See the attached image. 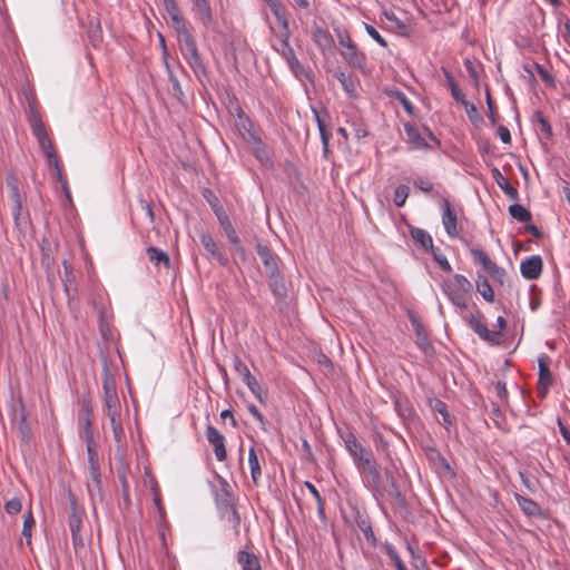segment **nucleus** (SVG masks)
<instances>
[{"instance_id":"1","label":"nucleus","mask_w":570,"mask_h":570,"mask_svg":"<svg viewBox=\"0 0 570 570\" xmlns=\"http://www.w3.org/2000/svg\"><path fill=\"white\" fill-rule=\"evenodd\" d=\"M357 469L363 475L364 485L371 490L374 495H383L384 487L381 472L371 450L363 448L352 455Z\"/></svg>"},{"instance_id":"2","label":"nucleus","mask_w":570,"mask_h":570,"mask_svg":"<svg viewBox=\"0 0 570 570\" xmlns=\"http://www.w3.org/2000/svg\"><path fill=\"white\" fill-rule=\"evenodd\" d=\"M215 503L220 518L230 522L235 533L239 534L240 517L234 497L229 491V485L225 481H220V488L215 491Z\"/></svg>"},{"instance_id":"3","label":"nucleus","mask_w":570,"mask_h":570,"mask_svg":"<svg viewBox=\"0 0 570 570\" xmlns=\"http://www.w3.org/2000/svg\"><path fill=\"white\" fill-rule=\"evenodd\" d=\"M464 321L482 341H485L491 345H501L504 343L505 336L503 330L507 326V321L503 316H499L497 318V325L500 328L499 331H490L482 322L481 315L470 314L464 317Z\"/></svg>"},{"instance_id":"4","label":"nucleus","mask_w":570,"mask_h":570,"mask_svg":"<svg viewBox=\"0 0 570 570\" xmlns=\"http://www.w3.org/2000/svg\"><path fill=\"white\" fill-rule=\"evenodd\" d=\"M338 43L342 47L341 56L345 62L356 69L364 70L366 67V56L358 50L356 43L352 40L350 32L342 27L334 28Z\"/></svg>"},{"instance_id":"5","label":"nucleus","mask_w":570,"mask_h":570,"mask_svg":"<svg viewBox=\"0 0 570 570\" xmlns=\"http://www.w3.org/2000/svg\"><path fill=\"white\" fill-rule=\"evenodd\" d=\"M31 130L33 136L37 138L40 148L43 150L48 164L50 166H57V153L53 148L52 141L50 140L45 125L39 115L33 114L31 120Z\"/></svg>"},{"instance_id":"6","label":"nucleus","mask_w":570,"mask_h":570,"mask_svg":"<svg viewBox=\"0 0 570 570\" xmlns=\"http://www.w3.org/2000/svg\"><path fill=\"white\" fill-rule=\"evenodd\" d=\"M470 253L473 262L480 264L495 283L504 284L505 271L498 266L483 249L474 247L470 249Z\"/></svg>"},{"instance_id":"7","label":"nucleus","mask_w":570,"mask_h":570,"mask_svg":"<svg viewBox=\"0 0 570 570\" xmlns=\"http://www.w3.org/2000/svg\"><path fill=\"white\" fill-rule=\"evenodd\" d=\"M289 26L287 24V29H283L279 32L281 37V46H282V55L287 61L291 70L295 73V76H302L305 73V69L299 60L296 58L294 49L289 45Z\"/></svg>"},{"instance_id":"8","label":"nucleus","mask_w":570,"mask_h":570,"mask_svg":"<svg viewBox=\"0 0 570 570\" xmlns=\"http://www.w3.org/2000/svg\"><path fill=\"white\" fill-rule=\"evenodd\" d=\"M256 252L263 264V274L266 277L283 268L282 261L269 247L258 243L256 245Z\"/></svg>"},{"instance_id":"9","label":"nucleus","mask_w":570,"mask_h":570,"mask_svg":"<svg viewBox=\"0 0 570 570\" xmlns=\"http://www.w3.org/2000/svg\"><path fill=\"white\" fill-rule=\"evenodd\" d=\"M252 154L259 161L262 167L269 169L273 167V149L262 140L259 136L252 132Z\"/></svg>"},{"instance_id":"10","label":"nucleus","mask_w":570,"mask_h":570,"mask_svg":"<svg viewBox=\"0 0 570 570\" xmlns=\"http://www.w3.org/2000/svg\"><path fill=\"white\" fill-rule=\"evenodd\" d=\"M539 364V380H538V396L544 399L552 384V373L549 368L550 358L547 355H542L538 360Z\"/></svg>"},{"instance_id":"11","label":"nucleus","mask_w":570,"mask_h":570,"mask_svg":"<svg viewBox=\"0 0 570 570\" xmlns=\"http://www.w3.org/2000/svg\"><path fill=\"white\" fill-rule=\"evenodd\" d=\"M267 283L269 289L272 291L274 297L277 301L285 299L291 289V282L286 281L283 275V268L277 271L275 274H272L267 277Z\"/></svg>"},{"instance_id":"12","label":"nucleus","mask_w":570,"mask_h":570,"mask_svg":"<svg viewBox=\"0 0 570 570\" xmlns=\"http://www.w3.org/2000/svg\"><path fill=\"white\" fill-rule=\"evenodd\" d=\"M543 269V261L540 255H532L520 264V272L528 281L538 279Z\"/></svg>"},{"instance_id":"13","label":"nucleus","mask_w":570,"mask_h":570,"mask_svg":"<svg viewBox=\"0 0 570 570\" xmlns=\"http://www.w3.org/2000/svg\"><path fill=\"white\" fill-rule=\"evenodd\" d=\"M442 224L446 234L450 237H458V218L455 212L452 209L451 204L448 199H443L442 202Z\"/></svg>"},{"instance_id":"14","label":"nucleus","mask_w":570,"mask_h":570,"mask_svg":"<svg viewBox=\"0 0 570 570\" xmlns=\"http://www.w3.org/2000/svg\"><path fill=\"white\" fill-rule=\"evenodd\" d=\"M207 441L214 446V453L218 461L226 459L225 439L220 432L213 425L206 428Z\"/></svg>"},{"instance_id":"15","label":"nucleus","mask_w":570,"mask_h":570,"mask_svg":"<svg viewBox=\"0 0 570 570\" xmlns=\"http://www.w3.org/2000/svg\"><path fill=\"white\" fill-rule=\"evenodd\" d=\"M68 525L71 532L72 546L77 554L85 548L83 538L81 535L82 518H78L76 514L69 515Z\"/></svg>"},{"instance_id":"16","label":"nucleus","mask_w":570,"mask_h":570,"mask_svg":"<svg viewBox=\"0 0 570 570\" xmlns=\"http://www.w3.org/2000/svg\"><path fill=\"white\" fill-rule=\"evenodd\" d=\"M200 244L204 248L222 265L227 263V258L224 253L217 247L213 237L207 233H202L199 235Z\"/></svg>"},{"instance_id":"17","label":"nucleus","mask_w":570,"mask_h":570,"mask_svg":"<svg viewBox=\"0 0 570 570\" xmlns=\"http://www.w3.org/2000/svg\"><path fill=\"white\" fill-rule=\"evenodd\" d=\"M515 500L525 515L534 518L543 515L541 507L534 500L521 494H515Z\"/></svg>"},{"instance_id":"18","label":"nucleus","mask_w":570,"mask_h":570,"mask_svg":"<svg viewBox=\"0 0 570 570\" xmlns=\"http://www.w3.org/2000/svg\"><path fill=\"white\" fill-rule=\"evenodd\" d=\"M491 175L494 181L498 184V186L503 190V193L511 199L518 200L519 199V191L517 188H514L512 185L509 184L507 178L502 175V173L497 168L493 167L491 169Z\"/></svg>"},{"instance_id":"19","label":"nucleus","mask_w":570,"mask_h":570,"mask_svg":"<svg viewBox=\"0 0 570 570\" xmlns=\"http://www.w3.org/2000/svg\"><path fill=\"white\" fill-rule=\"evenodd\" d=\"M102 389L104 394H117L115 376L111 373L110 364L107 357L102 358Z\"/></svg>"},{"instance_id":"20","label":"nucleus","mask_w":570,"mask_h":570,"mask_svg":"<svg viewBox=\"0 0 570 570\" xmlns=\"http://www.w3.org/2000/svg\"><path fill=\"white\" fill-rule=\"evenodd\" d=\"M313 39L316 43V46L323 51L332 50L334 46V39L333 36L330 33V31L316 27L313 30Z\"/></svg>"},{"instance_id":"21","label":"nucleus","mask_w":570,"mask_h":570,"mask_svg":"<svg viewBox=\"0 0 570 570\" xmlns=\"http://www.w3.org/2000/svg\"><path fill=\"white\" fill-rule=\"evenodd\" d=\"M410 321L416 335L417 346L423 351H428V348L431 347V344L429 343L422 322L414 314H410Z\"/></svg>"},{"instance_id":"22","label":"nucleus","mask_w":570,"mask_h":570,"mask_svg":"<svg viewBox=\"0 0 570 570\" xmlns=\"http://www.w3.org/2000/svg\"><path fill=\"white\" fill-rule=\"evenodd\" d=\"M94 411L89 400H82L79 422L83 426V435L92 432Z\"/></svg>"},{"instance_id":"23","label":"nucleus","mask_w":570,"mask_h":570,"mask_svg":"<svg viewBox=\"0 0 570 570\" xmlns=\"http://www.w3.org/2000/svg\"><path fill=\"white\" fill-rule=\"evenodd\" d=\"M104 411L110 421L119 417L120 402L118 394H104Z\"/></svg>"},{"instance_id":"24","label":"nucleus","mask_w":570,"mask_h":570,"mask_svg":"<svg viewBox=\"0 0 570 570\" xmlns=\"http://www.w3.org/2000/svg\"><path fill=\"white\" fill-rule=\"evenodd\" d=\"M224 233L226 234L229 243L232 244L233 246V253L235 255V259H239L242 263H246V253H245V249L240 246V240L236 234V230L233 228V226H230L229 228H226L224 230Z\"/></svg>"},{"instance_id":"25","label":"nucleus","mask_w":570,"mask_h":570,"mask_svg":"<svg viewBox=\"0 0 570 570\" xmlns=\"http://www.w3.org/2000/svg\"><path fill=\"white\" fill-rule=\"evenodd\" d=\"M266 6L271 9L272 13L281 24L283 29H287L288 19L286 16V9L281 0H263Z\"/></svg>"},{"instance_id":"26","label":"nucleus","mask_w":570,"mask_h":570,"mask_svg":"<svg viewBox=\"0 0 570 570\" xmlns=\"http://www.w3.org/2000/svg\"><path fill=\"white\" fill-rule=\"evenodd\" d=\"M409 142L416 149H430L425 138L421 136L419 129L410 124L404 126Z\"/></svg>"},{"instance_id":"27","label":"nucleus","mask_w":570,"mask_h":570,"mask_svg":"<svg viewBox=\"0 0 570 570\" xmlns=\"http://www.w3.org/2000/svg\"><path fill=\"white\" fill-rule=\"evenodd\" d=\"M410 235L424 249L433 252V239L426 230L419 227H411Z\"/></svg>"},{"instance_id":"28","label":"nucleus","mask_w":570,"mask_h":570,"mask_svg":"<svg viewBox=\"0 0 570 570\" xmlns=\"http://www.w3.org/2000/svg\"><path fill=\"white\" fill-rule=\"evenodd\" d=\"M180 51L184 58L198 55L196 41L190 32L178 37Z\"/></svg>"},{"instance_id":"29","label":"nucleus","mask_w":570,"mask_h":570,"mask_svg":"<svg viewBox=\"0 0 570 570\" xmlns=\"http://www.w3.org/2000/svg\"><path fill=\"white\" fill-rule=\"evenodd\" d=\"M146 254L150 263L158 266L159 264H164L166 268L170 267V259L166 252L159 249L154 246H149L146 248Z\"/></svg>"},{"instance_id":"30","label":"nucleus","mask_w":570,"mask_h":570,"mask_svg":"<svg viewBox=\"0 0 570 570\" xmlns=\"http://www.w3.org/2000/svg\"><path fill=\"white\" fill-rule=\"evenodd\" d=\"M534 121L538 122L540 127V138L546 140H551L553 137L552 127L549 120L544 117V115L538 110L533 115Z\"/></svg>"},{"instance_id":"31","label":"nucleus","mask_w":570,"mask_h":570,"mask_svg":"<svg viewBox=\"0 0 570 570\" xmlns=\"http://www.w3.org/2000/svg\"><path fill=\"white\" fill-rule=\"evenodd\" d=\"M63 269H65V277H63L65 292L69 298H73L77 295V288L75 286H72L73 281H75V275H73L71 265L68 264L67 261L63 262Z\"/></svg>"},{"instance_id":"32","label":"nucleus","mask_w":570,"mask_h":570,"mask_svg":"<svg viewBox=\"0 0 570 570\" xmlns=\"http://www.w3.org/2000/svg\"><path fill=\"white\" fill-rule=\"evenodd\" d=\"M476 291L481 294V296L489 303L494 302V292L488 281V278L483 275H478L476 279Z\"/></svg>"},{"instance_id":"33","label":"nucleus","mask_w":570,"mask_h":570,"mask_svg":"<svg viewBox=\"0 0 570 570\" xmlns=\"http://www.w3.org/2000/svg\"><path fill=\"white\" fill-rule=\"evenodd\" d=\"M193 3L200 21L204 24H208L212 21V10L208 0H193Z\"/></svg>"},{"instance_id":"34","label":"nucleus","mask_w":570,"mask_h":570,"mask_svg":"<svg viewBox=\"0 0 570 570\" xmlns=\"http://www.w3.org/2000/svg\"><path fill=\"white\" fill-rule=\"evenodd\" d=\"M509 214L518 222L528 223L532 218V214L521 204H513L509 206Z\"/></svg>"},{"instance_id":"35","label":"nucleus","mask_w":570,"mask_h":570,"mask_svg":"<svg viewBox=\"0 0 570 570\" xmlns=\"http://www.w3.org/2000/svg\"><path fill=\"white\" fill-rule=\"evenodd\" d=\"M341 436L344 441L345 448L348 453L352 455L358 452V449L362 450L364 446L358 442L355 434L352 431H346L341 433Z\"/></svg>"},{"instance_id":"36","label":"nucleus","mask_w":570,"mask_h":570,"mask_svg":"<svg viewBox=\"0 0 570 570\" xmlns=\"http://www.w3.org/2000/svg\"><path fill=\"white\" fill-rule=\"evenodd\" d=\"M442 71H443L446 82L451 89V95H452L453 99L458 102H464L465 96L463 95L462 90L459 88L452 73L445 68H442Z\"/></svg>"},{"instance_id":"37","label":"nucleus","mask_w":570,"mask_h":570,"mask_svg":"<svg viewBox=\"0 0 570 570\" xmlns=\"http://www.w3.org/2000/svg\"><path fill=\"white\" fill-rule=\"evenodd\" d=\"M385 476H386L387 482L390 483V491H389V493L396 500V502L400 505H403L404 504V498H403V495L401 493V490L399 488V484H397L394 475L392 474L391 471L386 470L385 471Z\"/></svg>"},{"instance_id":"38","label":"nucleus","mask_w":570,"mask_h":570,"mask_svg":"<svg viewBox=\"0 0 570 570\" xmlns=\"http://www.w3.org/2000/svg\"><path fill=\"white\" fill-rule=\"evenodd\" d=\"M235 112L238 117V121H236L235 124L236 128L238 129L242 138L246 140V134H249V129L245 125L246 115L238 105H236L235 108L230 109L232 115H234Z\"/></svg>"},{"instance_id":"39","label":"nucleus","mask_w":570,"mask_h":570,"mask_svg":"<svg viewBox=\"0 0 570 570\" xmlns=\"http://www.w3.org/2000/svg\"><path fill=\"white\" fill-rule=\"evenodd\" d=\"M336 78L348 96L354 97L356 95V87L351 76L341 71L336 75Z\"/></svg>"},{"instance_id":"40","label":"nucleus","mask_w":570,"mask_h":570,"mask_svg":"<svg viewBox=\"0 0 570 570\" xmlns=\"http://www.w3.org/2000/svg\"><path fill=\"white\" fill-rule=\"evenodd\" d=\"M189 65V67L193 69L194 73L197 78H200L202 76L206 75V68L205 65L202 61V58L198 55L190 56L185 58Z\"/></svg>"},{"instance_id":"41","label":"nucleus","mask_w":570,"mask_h":570,"mask_svg":"<svg viewBox=\"0 0 570 570\" xmlns=\"http://www.w3.org/2000/svg\"><path fill=\"white\" fill-rule=\"evenodd\" d=\"M89 475L94 482L95 489L101 495L102 494V481L99 463L89 464Z\"/></svg>"},{"instance_id":"42","label":"nucleus","mask_w":570,"mask_h":570,"mask_svg":"<svg viewBox=\"0 0 570 570\" xmlns=\"http://www.w3.org/2000/svg\"><path fill=\"white\" fill-rule=\"evenodd\" d=\"M444 293L448 295L449 299L459 308H466L468 303L462 293L452 291L450 287L444 286Z\"/></svg>"},{"instance_id":"43","label":"nucleus","mask_w":570,"mask_h":570,"mask_svg":"<svg viewBox=\"0 0 570 570\" xmlns=\"http://www.w3.org/2000/svg\"><path fill=\"white\" fill-rule=\"evenodd\" d=\"M171 20L173 28L177 31L178 37L188 33L189 30L186 27V21L181 14V12L169 16Z\"/></svg>"},{"instance_id":"44","label":"nucleus","mask_w":570,"mask_h":570,"mask_svg":"<svg viewBox=\"0 0 570 570\" xmlns=\"http://www.w3.org/2000/svg\"><path fill=\"white\" fill-rule=\"evenodd\" d=\"M391 97L395 98L410 116L414 115V106L412 105V102L404 92L395 90L391 94Z\"/></svg>"},{"instance_id":"45","label":"nucleus","mask_w":570,"mask_h":570,"mask_svg":"<svg viewBox=\"0 0 570 570\" xmlns=\"http://www.w3.org/2000/svg\"><path fill=\"white\" fill-rule=\"evenodd\" d=\"M410 194V188L406 185H399L394 191V204L397 207L404 206Z\"/></svg>"},{"instance_id":"46","label":"nucleus","mask_w":570,"mask_h":570,"mask_svg":"<svg viewBox=\"0 0 570 570\" xmlns=\"http://www.w3.org/2000/svg\"><path fill=\"white\" fill-rule=\"evenodd\" d=\"M33 525H35V519H33L32 512L29 511L24 515L23 527H22V535L26 538L28 546L31 543V535H32L31 532H32Z\"/></svg>"},{"instance_id":"47","label":"nucleus","mask_w":570,"mask_h":570,"mask_svg":"<svg viewBox=\"0 0 570 570\" xmlns=\"http://www.w3.org/2000/svg\"><path fill=\"white\" fill-rule=\"evenodd\" d=\"M87 443V453H88V462L89 464L98 463V454L95 449V440L94 433H88V435H83Z\"/></svg>"},{"instance_id":"48","label":"nucleus","mask_w":570,"mask_h":570,"mask_svg":"<svg viewBox=\"0 0 570 570\" xmlns=\"http://www.w3.org/2000/svg\"><path fill=\"white\" fill-rule=\"evenodd\" d=\"M18 430L22 441L29 442L31 439V428L27 421L24 414H21L20 420L18 422Z\"/></svg>"},{"instance_id":"49","label":"nucleus","mask_w":570,"mask_h":570,"mask_svg":"<svg viewBox=\"0 0 570 570\" xmlns=\"http://www.w3.org/2000/svg\"><path fill=\"white\" fill-rule=\"evenodd\" d=\"M118 476H119L120 484H121V492H122L124 501L127 505H129L130 504L129 483L127 481L126 469L124 466L118 470Z\"/></svg>"},{"instance_id":"50","label":"nucleus","mask_w":570,"mask_h":570,"mask_svg":"<svg viewBox=\"0 0 570 570\" xmlns=\"http://www.w3.org/2000/svg\"><path fill=\"white\" fill-rule=\"evenodd\" d=\"M169 79L171 81V95L174 98H176L180 104L185 102V95L181 89V86L178 81V79L170 72Z\"/></svg>"},{"instance_id":"51","label":"nucleus","mask_w":570,"mask_h":570,"mask_svg":"<svg viewBox=\"0 0 570 570\" xmlns=\"http://www.w3.org/2000/svg\"><path fill=\"white\" fill-rule=\"evenodd\" d=\"M203 195L206 198V200L208 202V204L210 205L215 215H217V213H219V212H224L223 206L219 204V199L212 190L205 189Z\"/></svg>"},{"instance_id":"52","label":"nucleus","mask_w":570,"mask_h":570,"mask_svg":"<svg viewBox=\"0 0 570 570\" xmlns=\"http://www.w3.org/2000/svg\"><path fill=\"white\" fill-rule=\"evenodd\" d=\"M461 104L464 106L466 115L472 122L481 121V117L474 104H470L465 98L464 102Z\"/></svg>"},{"instance_id":"53","label":"nucleus","mask_w":570,"mask_h":570,"mask_svg":"<svg viewBox=\"0 0 570 570\" xmlns=\"http://www.w3.org/2000/svg\"><path fill=\"white\" fill-rule=\"evenodd\" d=\"M454 282L459 289L462 291L463 293H469L472 291V284L464 275L455 274Z\"/></svg>"},{"instance_id":"54","label":"nucleus","mask_w":570,"mask_h":570,"mask_svg":"<svg viewBox=\"0 0 570 570\" xmlns=\"http://www.w3.org/2000/svg\"><path fill=\"white\" fill-rule=\"evenodd\" d=\"M365 30L367 35L375 40L381 47L386 48V40L380 35V32L371 24L365 23Z\"/></svg>"},{"instance_id":"55","label":"nucleus","mask_w":570,"mask_h":570,"mask_svg":"<svg viewBox=\"0 0 570 570\" xmlns=\"http://www.w3.org/2000/svg\"><path fill=\"white\" fill-rule=\"evenodd\" d=\"M67 497H68V501L70 504V514L69 515L76 514L78 518H81L82 511L78 507L77 499L70 489H68V491H67Z\"/></svg>"},{"instance_id":"56","label":"nucleus","mask_w":570,"mask_h":570,"mask_svg":"<svg viewBox=\"0 0 570 570\" xmlns=\"http://www.w3.org/2000/svg\"><path fill=\"white\" fill-rule=\"evenodd\" d=\"M22 504L19 498H13L6 502L4 510L9 514H17L21 511Z\"/></svg>"},{"instance_id":"57","label":"nucleus","mask_w":570,"mask_h":570,"mask_svg":"<svg viewBox=\"0 0 570 570\" xmlns=\"http://www.w3.org/2000/svg\"><path fill=\"white\" fill-rule=\"evenodd\" d=\"M353 128V132L356 139L365 138L368 135L366 126L360 120V121H353L351 124Z\"/></svg>"},{"instance_id":"58","label":"nucleus","mask_w":570,"mask_h":570,"mask_svg":"<svg viewBox=\"0 0 570 570\" xmlns=\"http://www.w3.org/2000/svg\"><path fill=\"white\" fill-rule=\"evenodd\" d=\"M249 546L246 544L243 550L238 552L237 561L242 566L243 570H249Z\"/></svg>"},{"instance_id":"59","label":"nucleus","mask_w":570,"mask_h":570,"mask_svg":"<svg viewBox=\"0 0 570 570\" xmlns=\"http://www.w3.org/2000/svg\"><path fill=\"white\" fill-rule=\"evenodd\" d=\"M110 424H111L114 438H115L116 442L119 443L121 441V438L124 436V429H122L121 421L119 417H115L114 421H110Z\"/></svg>"},{"instance_id":"60","label":"nucleus","mask_w":570,"mask_h":570,"mask_svg":"<svg viewBox=\"0 0 570 570\" xmlns=\"http://www.w3.org/2000/svg\"><path fill=\"white\" fill-rule=\"evenodd\" d=\"M235 370L240 374L243 382L249 386V370L242 361L236 360Z\"/></svg>"},{"instance_id":"61","label":"nucleus","mask_w":570,"mask_h":570,"mask_svg":"<svg viewBox=\"0 0 570 570\" xmlns=\"http://www.w3.org/2000/svg\"><path fill=\"white\" fill-rule=\"evenodd\" d=\"M414 186L424 193H429L433 188V184L429 178L417 177L413 181Z\"/></svg>"},{"instance_id":"62","label":"nucleus","mask_w":570,"mask_h":570,"mask_svg":"<svg viewBox=\"0 0 570 570\" xmlns=\"http://www.w3.org/2000/svg\"><path fill=\"white\" fill-rule=\"evenodd\" d=\"M493 387L497 393V396L501 401L507 402L508 401V390H507L505 383L502 381H498V382L493 383Z\"/></svg>"},{"instance_id":"63","label":"nucleus","mask_w":570,"mask_h":570,"mask_svg":"<svg viewBox=\"0 0 570 570\" xmlns=\"http://www.w3.org/2000/svg\"><path fill=\"white\" fill-rule=\"evenodd\" d=\"M433 409L435 411H438L442 416H443V420L445 423H451L450 422V414L448 412V407H446V404L441 401V400H435L434 402V405H433Z\"/></svg>"},{"instance_id":"64","label":"nucleus","mask_w":570,"mask_h":570,"mask_svg":"<svg viewBox=\"0 0 570 570\" xmlns=\"http://www.w3.org/2000/svg\"><path fill=\"white\" fill-rule=\"evenodd\" d=\"M434 256V259L435 262L440 265V267L444 271V272H451L452 271V267L449 263V261L446 259V257L442 254H438L435 253L434 250L431 252Z\"/></svg>"}]
</instances>
